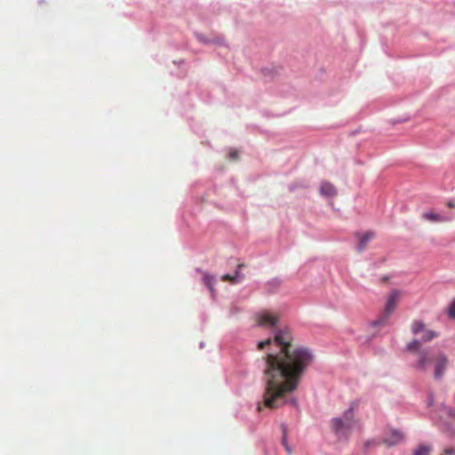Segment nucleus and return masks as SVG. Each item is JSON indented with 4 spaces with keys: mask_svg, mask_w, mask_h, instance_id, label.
I'll return each instance as SVG.
<instances>
[{
    "mask_svg": "<svg viewBox=\"0 0 455 455\" xmlns=\"http://www.w3.org/2000/svg\"><path fill=\"white\" fill-rule=\"evenodd\" d=\"M422 217L425 218V220H427V221L434 223L450 222L452 220L451 216H442L438 213L434 212L433 211H429L423 213Z\"/></svg>",
    "mask_w": 455,
    "mask_h": 455,
    "instance_id": "1a4fd4ad",
    "label": "nucleus"
},
{
    "mask_svg": "<svg viewBox=\"0 0 455 455\" xmlns=\"http://www.w3.org/2000/svg\"><path fill=\"white\" fill-rule=\"evenodd\" d=\"M411 330L414 335H418L422 331H426V327H424V324L422 322L415 321L412 323Z\"/></svg>",
    "mask_w": 455,
    "mask_h": 455,
    "instance_id": "ddd939ff",
    "label": "nucleus"
},
{
    "mask_svg": "<svg viewBox=\"0 0 455 455\" xmlns=\"http://www.w3.org/2000/svg\"><path fill=\"white\" fill-rule=\"evenodd\" d=\"M320 193L322 196L332 197L336 194V189L331 183L323 182L321 184Z\"/></svg>",
    "mask_w": 455,
    "mask_h": 455,
    "instance_id": "9b49d317",
    "label": "nucleus"
},
{
    "mask_svg": "<svg viewBox=\"0 0 455 455\" xmlns=\"http://www.w3.org/2000/svg\"><path fill=\"white\" fill-rule=\"evenodd\" d=\"M402 299V292L399 290L394 289L388 293L385 304L384 310H382L379 317L372 322L374 327L387 325L389 317L392 316L396 306L399 305Z\"/></svg>",
    "mask_w": 455,
    "mask_h": 455,
    "instance_id": "f03ea898",
    "label": "nucleus"
},
{
    "mask_svg": "<svg viewBox=\"0 0 455 455\" xmlns=\"http://www.w3.org/2000/svg\"><path fill=\"white\" fill-rule=\"evenodd\" d=\"M369 445H370V441H367V442L365 443V447L367 448Z\"/></svg>",
    "mask_w": 455,
    "mask_h": 455,
    "instance_id": "4be33fe9",
    "label": "nucleus"
},
{
    "mask_svg": "<svg viewBox=\"0 0 455 455\" xmlns=\"http://www.w3.org/2000/svg\"><path fill=\"white\" fill-rule=\"evenodd\" d=\"M422 336H421V339L423 341H429V340H433V339L435 337L437 336V334L434 331H430V330H426L424 331H422Z\"/></svg>",
    "mask_w": 455,
    "mask_h": 455,
    "instance_id": "2eb2a0df",
    "label": "nucleus"
},
{
    "mask_svg": "<svg viewBox=\"0 0 455 455\" xmlns=\"http://www.w3.org/2000/svg\"><path fill=\"white\" fill-rule=\"evenodd\" d=\"M403 440V434L399 430L392 429L386 434L384 439H382V443L388 446H392L400 444Z\"/></svg>",
    "mask_w": 455,
    "mask_h": 455,
    "instance_id": "0eeeda50",
    "label": "nucleus"
},
{
    "mask_svg": "<svg viewBox=\"0 0 455 455\" xmlns=\"http://www.w3.org/2000/svg\"><path fill=\"white\" fill-rule=\"evenodd\" d=\"M431 451V446L429 444H420L418 449L415 450L414 455H429Z\"/></svg>",
    "mask_w": 455,
    "mask_h": 455,
    "instance_id": "f8f14e48",
    "label": "nucleus"
},
{
    "mask_svg": "<svg viewBox=\"0 0 455 455\" xmlns=\"http://www.w3.org/2000/svg\"><path fill=\"white\" fill-rule=\"evenodd\" d=\"M229 157L232 160H236L238 158V152L236 150H231L229 152Z\"/></svg>",
    "mask_w": 455,
    "mask_h": 455,
    "instance_id": "aec40b11",
    "label": "nucleus"
},
{
    "mask_svg": "<svg viewBox=\"0 0 455 455\" xmlns=\"http://www.w3.org/2000/svg\"><path fill=\"white\" fill-rule=\"evenodd\" d=\"M443 413H445L455 418V411L453 409L444 408V410H443Z\"/></svg>",
    "mask_w": 455,
    "mask_h": 455,
    "instance_id": "a211bd4d",
    "label": "nucleus"
},
{
    "mask_svg": "<svg viewBox=\"0 0 455 455\" xmlns=\"http://www.w3.org/2000/svg\"><path fill=\"white\" fill-rule=\"evenodd\" d=\"M283 444L284 445L286 451L288 453H291V448L287 444L286 434H283Z\"/></svg>",
    "mask_w": 455,
    "mask_h": 455,
    "instance_id": "6ab92c4d",
    "label": "nucleus"
},
{
    "mask_svg": "<svg viewBox=\"0 0 455 455\" xmlns=\"http://www.w3.org/2000/svg\"><path fill=\"white\" fill-rule=\"evenodd\" d=\"M355 403H352L350 408L345 411L342 417L334 418L331 420V427L335 434L347 435L355 425L354 408Z\"/></svg>",
    "mask_w": 455,
    "mask_h": 455,
    "instance_id": "20e7f679",
    "label": "nucleus"
},
{
    "mask_svg": "<svg viewBox=\"0 0 455 455\" xmlns=\"http://www.w3.org/2000/svg\"><path fill=\"white\" fill-rule=\"evenodd\" d=\"M448 315L450 318L455 319V299L451 304H450L449 309H448Z\"/></svg>",
    "mask_w": 455,
    "mask_h": 455,
    "instance_id": "f3484780",
    "label": "nucleus"
},
{
    "mask_svg": "<svg viewBox=\"0 0 455 455\" xmlns=\"http://www.w3.org/2000/svg\"><path fill=\"white\" fill-rule=\"evenodd\" d=\"M442 455H455V437L452 439L451 443L443 449Z\"/></svg>",
    "mask_w": 455,
    "mask_h": 455,
    "instance_id": "4468645a",
    "label": "nucleus"
},
{
    "mask_svg": "<svg viewBox=\"0 0 455 455\" xmlns=\"http://www.w3.org/2000/svg\"><path fill=\"white\" fill-rule=\"evenodd\" d=\"M419 347L420 342L414 339L407 345L406 348L408 352L418 353V362L415 363V369L426 371L429 366L435 363L436 353H434L430 349L419 350Z\"/></svg>",
    "mask_w": 455,
    "mask_h": 455,
    "instance_id": "7ed1b4c3",
    "label": "nucleus"
},
{
    "mask_svg": "<svg viewBox=\"0 0 455 455\" xmlns=\"http://www.w3.org/2000/svg\"><path fill=\"white\" fill-rule=\"evenodd\" d=\"M357 237L359 240L357 245V251H363L365 250L367 243L370 240H372L374 237V233L371 231H368L364 234H357Z\"/></svg>",
    "mask_w": 455,
    "mask_h": 455,
    "instance_id": "9d476101",
    "label": "nucleus"
},
{
    "mask_svg": "<svg viewBox=\"0 0 455 455\" xmlns=\"http://www.w3.org/2000/svg\"><path fill=\"white\" fill-rule=\"evenodd\" d=\"M447 205L450 208H453L454 207V204L452 202H448Z\"/></svg>",
    "mask_w": 455,
    "mask_h": 455,
    "instance_id": "412c9836",
    "label": "nucleus"
},
{
    "mask_svg": "<svg viewBox=\"0 0 455 455\" xmlns=\"http://www.w3.org/2000/svg\"><path fill=\"white\" fill-rule=\"evenodd\" d=\"M279 316L270 311L264 310L256 315V322L259 327L274 328L277 325Z\"/></svg>",
    "mask_w": 455,
    "mask_h": 455,
    "instance_id": "39448f33",
    "label": "nucleus"
},
{
    "mask_svg": "<svg viewBox=\"0 0 455 455\" xmlns=\"http://www.w3.org/2000/svg\"><path fill=\"white\" fill-rule=\"evenodd\" d=\"M448 364V357L445 354H443L441 352L436 353L435 355V361L434 363L435 367V372L434 376L436 379H439L443 375V372L445 371V369L447 368Z\"/></svg>",
    "mask_w": 455,
    "mask_h": 455,
    "instance_id": "423d86ee",
    "label": "nucleus"
},
{
    "mask_svg": "<svg viewBox=\"0 0 455 455\" xmlns=\"http://www.w3.org/2000/svg\"><path fill=\"white\" fill-rule=\"evenodd\" d=\"M204 282L206 287H208L211 292H212L213 276L205 274L204 275Z\"/></svg>",
    "mask_w": 455,
    "mask_h": 455,
    "instance_id": "dca6fc26",
    "label": "nucleus"
},
{
    "mask_svg": "<svg viewBox=\"0 0 455 455\" xmlns=\"http://www.w3.org/2000/svg\"><path fill=\"white\" fill-rule=\"evenodd\" d=\"M245 265L243 263H239L237 265V268L234 275H225L220 276V280L223 282H229L232 284H236L244 279V275L241 273V270L243 269Z\"/></svg>",
    "mask_w": 455,
    "mask_h": 455,
    "instance_id": "6e6552de",
    "label": "nucleus"
},
{
    "mask_svg": "<svg viewBox=\"0 0 455 455\" xmlns=\"http://www.w3.org/2000/svg\"><path fill=\"white\" fill-rule=\"evenodd\" d=\"M258 349H267L263 371L264 405L271 410L286 403L285 396L295 392L301 377L314 360L312 351L301 345L292 344L288 329H281L273 339L261 340Z\"/></svg>",
    "mask_w": 455,
    "mask_h": 455,
    "instance_id": "f257e3e1",
    "label": "nucleus"
}]
</instances>
